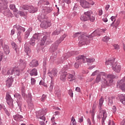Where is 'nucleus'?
I'll return each instance as SVG.
<instances>
[{
  "instance_id": "nucleus-28",
  "label": "nucleus",
  "mask_w": 125,
  "mask_h": 125,
  "mask_svg": "<svg viewBox=\"0 0 125 125\" xmlns=\"http://www.w3.org/2000/svg\"><path fill=\"white\" fill-rule=\"evenodd\" d=\"M13 79L12 78H8L6 80V85L8 87H10L12 84Z\"/></svg>"
},
{
  "instance_id": "nucleus-27",
  "label": "nucleus",
  "mask_w": 125,
  "mask_h": 125,
  "mask_svg": "<svg viewBox=\"0 0 125 125\" xmlns=\"http://www.w3.org/2000/svg\"><path fill=\"white\" fill-rule=\"evenodd\" d=\"M30 66L32 67H37L39 65L38 61L33 60L29 64Z\"/></svg>"
},
{
  "instance_id": "nucleus-31",
  "label": "nucleus",
  "mask_w": 125,
  "mask_h": 125,
  "mask_svg": "<svg viewBox=\"0 0 125 125\" xmlns=\"http://www.w3.org/2000/svg\"><path fill=\"white\" fill-rule=\"evenodd\" d=\"M93 12L92 11H88L84 13V15H85L89 20L90 16L93 15Z\"/></svg>"
},
{
  "instance_id": "nucleus-52",
  "label": "nucleus",
  "mask_w": 125,
  "mask_h": 125,
  "mask_svg": "<svg viewBox=\"0 0 125 125\" xmlns=\"http://www.w3.org/2000/svg\"><path fill=\"white\" fill-rule=\"evenodd\" d=\"M31 84L32 85H34V84H36V80H35L34 78H31Z\"/></svg>"
},
{
  "instance_id": "nucleus-62",
  "label": "nucleus",
  "mask_w": 125,
  "mask_h": 125,
  "mask_svg": "<svg viewBox=\"0 0 125 125\" xmlns=\"http://www.w3.org/2000/svg\"><path fill=\"white\" fill-rule=\"evenodd\" d=\"M38 4H45L44 0H40V1L38 2Z\"/></svg>"
},
{
  "instance_id": "nucleus-43",
  "label": "nucleus",
  "mask_w": 125,
  "mask_h": 125,
  "mask_svg": "<svg viewBox=\"0 0 125 125\" xmlns=\"http://www.w3.org/2000/svg\"><path fill=\"white\" fill-rule=\"evenodd\" d=\"M25 99L28 101H31L32 99V94L31 93H28L27 95V98H25Z\"/></svg>"
},
{
  "instance_id": "nucleus-24",
  "label": "nucleus",
  "mask_w": 125,
  "mask_h": 125,
  "mask_svg": "<svg viewBox=\"0 0 125 125\" xmlns=\"http://www.w3.org/2000/svg\"><path fill=\"white\" fill-rule=\"evenodd\" d=\"M61 73L62 75L60 76V79L62 81H65L66 80V78L67 76V73L66 72L62 71Z\"/></svg>"
},
{
  "instance_id": "nucleus-1",
  "label": "nucleus",
  "mask_w": 125,
  "mask_h": 125,
  "mask_svg": "<svg viewBox=\"0 0 125 125\" xmlns=\"http://www.w3.org/2000/svg\"><path fill=\"white\" fill-rule=\"evenodd\" d=\"M104 98L103 97L99 100V112L98 115V117L99 119H102V125H104L105 120L107 118V112H106V110H102V106L103 105L104 103Z\"/></svg>"
},
{
  "instance_id": "nucleus-16",
  "label": "nucleus",
  "mask_w": 125,
  "mask_h": 125,
  "mask_svg": "<svg viewBox=\"0 0 125 125\" xmlns=\"http://www.w3.org/2000/svg\"><path fill=\"white\" fill-rule=\"evenodd\" d=\"M96 105H97V103H96V102H94V103L93 104L92 110L91 111L92 122L94 125H95V124L94 116H95V108H96Z\"/></svg>"
},
{
  "instance_id": "nucleus-54",
  "label": "nucleus",
  "mask_w": 125,
  "mask_h": 125,
  "mask_svg": "<svg viewBox=\"0 0 125 125\" xmlns=\"http://www.w3.org/2000/svg\"><path fill=\"white\" fill-rule=\"evenodd\" d=\"M55 118L54 116H53L51 118V121H52V123H53V125H56V123H55Z\"/></svg>"
},
{
  "instance_id": "nucleus-37",
  "label": "nucleus",
  "mask_w": 125,
  "mask_h": 125,
  "mask_svg": "<svg viewBox=\"0 0 125 125\" xmlns=\"http://www.w3.org/2000/svg\"><path fill=\"white\" fill-rule=\"evenodd\" d=\"M10 9L13 10L14 12H18V10L16 8V5L15 4H10L9 5Z\"/></svg>"
},
{
  "instance_id": "nucleus-59",
  "label": "nucleus",
  "mask_w": 125,
  "mask_h": 125,
  "mask_svg": "<svg viewBox=\"0 0 125 125\" xmlns=\"http://www.w3.org/2000/svg\"><path fill=\"white\" fill-rule=\"evenodd\" d=\"M108 125H115L114 122H113V121L109 120L108 122Z\"/></svg>"
},
{
  "instance_id": "nucleus-45",
  "label": "nucleus",
  "mask_w": 125,
  "mask_h": 125,
  "mask_svg": "<svg viewBox=\"0 0 125 125\" xmlns=\"http://www.w3.org/2000/svg\"><path fill=\"white\" fill-rule=\"evenodd\" d=\"M120 102L125 105V96H123L120 99Z\"/></svg>"
},
{
  "instance_id": "nucleus-20",
  "label": "nucleus",
  "mask_w": 125,
  "mask_h": 125,
  "mask_svg": "<svg viewBox=\"0 0 125 125\" xmlns=\"http://www.w3.org/2000/svg\"><path fill=\"white\" fill-rule=\"evenodd\" d=\"M52 11V8L51 7H44L43 8L42 12L41 14H42V15H45L47 14V13H49L50 12H51Z\"/></svg>"
},
{
  "instance_id": "nucleus-34",
  "label": "nucleus",
  "mask_w": 125,
  "mask_h": 125,
  "mask_svg": "<svg viewBox=\"0 0 125 125\" xmlns=\"http://www.w3.org/2000/svg\"><path fill=\"white\" fill-rule=\"evenodd\" d=\"M24 51L26 53L27 55H29L31 53V49H30L29 47H27V46H24Z\"/></svg>"
},
{
  "instance_id": "nucleus-35",
  "label": "nucleus",
  "mask_w": 125,
  "mask_h": 125,
  "mask_svg": "<svg viewBox=\"0 0 125 125\" xmlns=\"http://www.w3.org/2000/svg\"><path fill=\"white\" fill-rule=\"evenodd\" d=\"M21 90V95H22V98L26 99V98H27V96L25 93V88L24 87H22Z\"/></svg>"
},
{
  "instance_id": "nucleus-55",
  "label": "nucleus",
  "mask_w": 125,
  "mask_h": 125,
  "mask_svg": "<svg viewBox=\"0 0 125 125\" xmlns=\"http://www.w3.org/2000/svg\"><path fill=\"white\" fill-rule=\"evenodd\" d=\"M72 55L70 54V53H68L67 55H66L63 57V59L64 60H66L67 58H68L69 57H71Z\"/></svg>"
},
{
  "instance_id": "nucleus-57",
  "label": "nucleus",
  "mask_w": 125,
  "mask_h": 125,
  "mask_svg": "<svg viewBox=\"0 0 125 125\" xmlns=\"http://www.w3.org/2000/svg\"><path fill=\"white\" fill-rule=\"evenodd\" d=\"M113 47H114V49L116 50H118L119 49V46L117 44H114Z\"/></svg>"
},
{
  "instance_id": "nucleus-33",
  "label": "nucleus",
  "mask_w": 125,
  "mask_h": 125,
  "mask_svg": "<svg viewBox=\"0 0 125 125\" xmlns=\"http://www.w3.org/2000/svg\"><path fill=\"white\" fill-rule=\"evenodd\" d=\"M30 75L31 76L38 75V70H37V69L34 68V69H32L30 72Z\"/></svg>"
},
{
  "instance_id": "nucleus-61",
  "label": "nucleus",
  "mask_w": 125,
  "mask_h": 125,
  "mask_svg": "<svg viewBox=\"0 0 125 125\" xmlns=\"http://www.w3.org/2000/svg\"><path fill=\"white\" fill-rule=\"evenodd\" d=\"M110 19H111V21H113V22H115L116 20L115 16H112L111 17Z\"/></svg>"
},
{
  "instance_id": "nucleus-3",
  "label": "nucleus",
  "mask_w": 125,
  "mask_h": 125,
  "mask_svg": "<svg viewBox=\"0 0 125 125\" xmlns=\"http://www.w3.org/2000/svg\"><path fill=\"white\" fill-rule=\"evenodd\" d=\"M8 3L6 0H0V12L4 15L11 14L9 10L7 9Z\"/></svg>"
},
{
  "instance_id": "nucleus-44",
  "label": "nucleus",
  "mask_w": 125,
  "mask_h": 125,
  "mask_svg": "<svg viewBox=\"0 0 125 125\" xmlns=\"http://www.w3.org/2000/svg\"><path fill=\"white\" fill-rule=\"evenodd\" d=\"M89 20L91 22H94L95 21V15H93V14H92V15H91L89 18Z\"/></svg>"
},
{
  "instance_id": "nucleus-64",
  "label": "nucleus",
  "mask_w": 125,
  "mask_h": 125,
  "mask_svg": "<svg viewBox=\"0 0 125 125\" xmlns=\"http://www.w3.org/2000/svg\"><path fill=\"white\" fill-rule=\"evenodd\" d=\"M121 124L122 125H125V119H124V120H123V121H122Z\"/></svg>"
},
{
  "instance_id": "nucleus-58",
  "label": "nucleus",
  "mask_w": 125,
  "mask_h": 125,
  "mask_svg": "<svg viewBox=\"0 0 125 125\" xmlns=\"http://www.w3.org/2000/svg\"><path fill=\"white\" fill-rule=\"evenodd\" d=\"M81 34L79 33V32H77V33H74V34H73V38H76L77 37H78L79 36V35H80Z\"/></svg>"
},
{
  "instance_id": "nucleus-4",
  "label": "nucleus",
  "mask_w": 125,
  "mask_h": 125,
  "mask_svg": "<svg viewBox=\"0 0 125 125\" xmlns=\"http://www.w3.org/2000/svg\"><path fill=\"white\" fill-rule=\"evenodd\" d=\"M104 77H107V79H108L109 78H114V76L112 75H107L104 72H101L97 75L95 83H99L100 82H101L102 79L103 80Z\"/></svg>"
},
{
  "instance_id": "nucleus-12",
  "label": "nucleus",
  "mask_w": 125,
  "mask_h": 125,
  "mask_svg": "<svg viewBox=\"0 0 125 125\" xmlns=\"http://www.w3.org/2000/svg\"><path fill=\"white\" fill-rule=\"evenodd\" d=\"M57 73L58 71L56 69L54 68L53 69H52L51 68H49L48 74L51 79L53 78L54 77H57Z\"/></svg>"
},
{
  "instance_id": "nucleus-5",
  "label": "nucleus",
  "mask_w": 125,
  "mask_h": 125,
  "mask_svg": "<svg viewBox=\"0 0 125 125\" xmlns=\"http://www.w3.org/2000/svg\"><path fill=\"white\" fill-rule=\"evenodd\" d=\"M89 38V36L88 37L85 34H82L81 35L79 38V40H80L79 42V45L80 46H82L85 44H88L89 41H88V40Z\"/></svg>"
},
{
  "instance_id": "nucleus-23",
  "label": "nucleus",
  "mask_w": 125,
  "mask_h": 125,
  "mask_svg": "<svg viewBox=\"0 0 125 125\" xmlns=\"http://www.w3.org/2000/svg\"><path fill=\"white\" fill-rule=\"evenodd\" d=\"M2 48L4 52L6 55H8L10 53V48L8 45L4 44L2 46Z\"/></svg>"
},
{
  "instance_id": "nucleus-29",
  "label": "nucleus",
  "mask_w": 125,
  "mask_h": 125,
  "mask_svg": "<svg viewBox=\"0 0 125 125\" xmlns=\"http://www.w3.org/2000/svg\"><path fill=\"white\" fill-rule=\"evenodd\" d=\"M120 21L119 20H116L115 21L112 22L110 26L116 28L120 24Z\"/></svg>"
},
{
  "instance_id": "nucleus-7",
  "label": "nucleus",
  "mask_w": 125,
  "mask_h": 125,
  "mask_svg": "<svg viewBox=\"0 0 125 125\" xmlns=\"http://www.w3.org/2000/svg\"><path fill=\"white\" fill-rule=\"evenodd\" d=\"M114 78H109L108 79L106 78H104L103 80V81L102 82V87L105 88L109 85H111L113 81L112 79Z\"/></svg>"
},
{
  "instance_id": "nucleus-50",
  "label": "nucleus",
  "mask_w": 125,
  "mask_h": 125,
  "mask_svg": "<svg viewBox=\"0 0 125 125\" xmlns=\"http://www.w3.org/2000/svg\"><path fill=\"white\" fill-rule=\"evenodd\" d=\"M14 97L18 99H21V96L20 94H16L14 95Z\"/></svg>"
},
{
  "instance_id": "nucleus-51",
  "label": "nucleus",
  "mask_w": 125,
  "mask_h": 125,
  "mask_svg": "<svg viewBox=\"0 0 125 125\" xmlns=\"http://www.w3.org/2000/svg\"><path fill=\"white\" fill-rule=\"evenodd\" d=\"M68 94H69L71 98L73 97V93L72 90H69V91H68Z\"/></svg>"
},
{
  "instance_id": "nucleus-21",
  "label": "nucleus",
  "mask_w": 125,
  "mask_h": 125,
  "mask_svg": "<svg viewBox=\"0 0 125 125\" xmlns=\"http://www.w3.org/2000/svg\"><path fill=\"white\" fill-rule=\"evenodd\" d=\"M61 42V40H59L56 41L53 44H52L51 49L53 51H55L58 49V45Z\"/></svg>"
},
{
  "instance_id": "nucleus-22",
  "label": "nucleus",
  "mask_w": 125,
  "mask_h": 125,
  "mask_svg": "<svg viewBox=\"0 0 125 125\" xmlns=\"http://www.w3.org/2000/svg\"><path fill=\"white\" fill-rule=\"evenodd\" d=\"M115 59L114 58H110L106 60L105 61V65H111L112 67H113V64L114 62Z\"/></svg>"
},
{
  "instance_id": "nucleus-25",
  "label": "nucleus",
  "mask_w": 125,
  "mask_h": 125,
  "mask_svg": "<svg viewBox=\"0 0 125 125\" xmlns=\"http://www.w3.org/2000/svg\"><path fill=\"white\" fill-rule=\"evenodd\" d=\"M14 119L16 121H23V116L20 114H16L13 116Z\"/></svg>"
},
{
  "instance_id": "nucleus-46",
  "label": "nucleus",
  "mask_w": 125,
  "mask_h": 125,
  "mask_svg": "<svg viewBox=\"0 0 125 125\" xmlns=\"http://www.w3.org/2000/svg\"><path fill=\"white\" fill-rule=\"evenodd\" d=\"M71 123H72V125H77L76 120L73 116H72V117H71Z\"/></svg>"
},
{
  "instance_id": "nucleus-36",
  "label": "nucleus",
  "mask_w": 125,
  "mask_h": 125,
  "mask_svg": "<svg viewBox=\"0 0 125 125\" xmlns=\"http://www.w3.org/2000/svg\"><path fill=\"white\" fill-rule=\"evenodd\" d=\"M56 95L58 97H60L61 94V91L59 89V87H56L55 88V92Z\"/></svg>"
},
{
  "instance_id": "nucleus-19",
  "label": "nucleus",
  "mask_w": 125,
  "mask_h": 125,
  "mask_svg": "<svg viewBox=\"0 0 125 125\" xmlns=\"http://www.w3.org/2000/svg\"><path fill=\"white\" fill-rule=\"evenodd\" d=\"M80 3L81 6L84 8H89L90 7L89 2L85 0H80Z\"/></svg>"
},
{
  "instance_id": "nucleus-2",
  "label": "nucleus",
  "mask_w": 125,
  "mask_h": 125,
  "mask_svg": "<svg viewBox=\"0 0 125 125\" xmlns=\"http://www.w3.org/2000/svg\"><path fill=\"white\" fill-rule=\"evenodd\" d=\"M38 19L40 21L42 22L41 24V27L46 29L51 26V22L47 20V18L45 15L41 14L39 16Z\"/></svg>"
},
{
  "instance_id": "nucleus-63",
  "label": "nucleus",
  "mask_w": 125,
  "mask_h": 125,
  "mask_svg": "<svg viewBox=\"0 0 125 125\" xmlns=\"http://www.w3.org/2000/svg\"><path fill=\"white\" fill-rule=\"evenodd\" d=\"M112 109H113V113H115V112L116 111V107L115 105L113 106Z\"/></svg>"
},
{
  "instance_id": "nucleus-10",
  "label": "nucleus",
  "mask_w": 125,
  "mask_h": 125,
  "mask_svg": "<svg viewBox=\"0 0 125 125\" xmlns=\"http://www.w3.org/2000/svg\"><path fill=\"white\" fill-rule=\"evenodd\" d=\"M6 103L8 104V105L11 108H12L13 107L14 100L12 98L11 95L8 93H6Z\"/></svg>"
},
{
  "instance_id": "nucleus-39",
  "label": "nucleus",
  "mask_w": 125,
  "mask_h": 125,
  "mask_svg": "<svg viewBox=\"0 0 125 125\" xmlns=\"http://www.w3.org/2000/svg\"><path fill=\"white\" fill-rule=\"evenodd\" d=\"M85 60H86L87 62H89V63H92V62H94L95 61V59L94 58H87V59H86V58H85L84 61Z\"/></svg>"
},
{
  "instance_id": "nucleus-15",
  "label": "nucleus",
  "mask_w": 125,
  "mask_h": 125,
  "mask_svg": "<svg viewBox=\"0 0 125 125\" xmlns=\"http://www.w3.org/2000/svg\"><path fill=\"white\" fill-rule=\"evenodd\" d=\"M25 6L27 12H30V13H35V12L38 11V8L33 6L25 5Z\"/></svg>"
},
{
  "instance_id": "nucleus-47",
  "label": "nucleus",
  "mask_w": 125,
  "mask_h": 125,
  "mask_svg": "<svg viewBox=\"0 0 125 125\" xmlns=\"http://www.w3.org/2000/svg\"><path fill=\"white\" fill-rule=\"evenodd\" d=\"M110 40V38L108 36H105L104 37L103 41L105 42H108V41Z\"/></svg>"
},
{
  "instance_id": "nucleus-26",
  "label": "nucleus",
  "mask_w": 125,
  "mask_h": 125,
  "mask_svg": "<svg viewBox=\"0 0 125 125\" xmlns=\"http://www.w3.org/2000/svg\"><path fill=\"white\" fill-rule=\"evenodd\" d=\"M16 29H18V30L19 31V32L18 34V36L21 35V32H20V31H21L24 32L26 30V29L24 27H23L19 25L16 26Z\"/></svg>"
},
{
  "instance_id": "nucleus-11",
  "label": "nucleus",
  "mask_w": 125,
  "mask_h": 125,
  "mask_svg": "<svg viewBox=\"0 0 125 125\" xmlns=\"http://www.w3.org/2000/svg\"><path fill=\"white\" fill-rule=\"evenodd\" d=\"M106 29H98L95 30L89 36V38L94 37L95 36H100V34L101 32H105L106 31Z\"/></svg>"
},
{
  "instance_id": "nucleus-32",
  "label": "nucleus",
  "mask_w": 125,
  "mask_h": 125,
  "mask_svg": "<svg viewBox=\"0 0 125 125\" xmlns=\"http://www.w3.org/2000/svg\"><path fill=\"white\" fill-rule=\"evenodd\" d=\"M67 80L70 82L74 80L75 79V77L73 75L67 73Z\"/></svg>"
},
{
  "instance_id": "nucleus-14",
  "label": "nucleus",
  "mask_w": 125,
  "mask_h": 125,
  "mask_svg": "<svg viewBox=\"0 0 125 125\" xmlns=\"http://www.w3.org/2000/svg\"><path fill=\"white\" fill-rule=\"evenodd\" d=\"M45 42H46V44H49V43L50 42H51L50 38L49 37H47L46 36H44L40 42L41 45L42 46L44 45Z\"/></svg>"
},
{
  "instance_id": "nucleus-38",
  "label": "nucleus",
  "mask_w": 125,
  "mask_h": 125,
  "mask_svg": "<svg viewBox=\"0 0 125 125\" xmlns=\"http://www.w3.org/2000/svg\"><path fill=\"white\" fill-rule=\"evenodd\" d=\"M82 21H86L89 20V18H87L86 15H82L80 18Z\"/></svg>"
},
{
  "instance_id": "nucleus-9",
  "label": "nucleus",
  "mask_w": 125,
  "mask_h": 125,
  "mask_svg": "<svg viewBox=\"0 0 125 125\" xmlns=\"http://www.w3.org/2000/svg\"><path fill=\"white\" fill-rule=\"evenodd\" d=\"M85 57L83 56H80L78 58H76V60L78 61L77 63H75L74 67L76 68H78L79 67V63H82L85 62Z\"/></svg>"
},
{
  "instance_id": "nucleus-6",
  "label": "nucleus",
  "mask_w": 125,
  "mask_h": 125,
  "mask_svg": "<svg viewBox=\"0 0 125 125\" xmlns=\"http://www.w3.org/2000/svg\"><path fill=\"white\" fill-rule=\"evenodd\" d=\"M27 64V62L25 61H23L21 63V66H22L21 69L19 68H14L13 71H14V74L15 76H20L21 74V71H22L25 67Z\"/></svg>"
},
{
  "instance_id": "nucleus-13",
  "label": "nucleus",
  "mask_w": 125,
  "mask_h": 125,
  "mask_svg": "<svg viewBox=\"0 0 125 125\" xmlns=\"http://www.w3.org/2000/svg\"><path fill=\"white\" fill-rule=\"evenodd\" d=\"M112 68L116 73H119L122 69L121 66L119 64H118L117 62H115Z\"/></svg>"
},
{
  "instance_id": "nucleus-56",
  "label": "nucleus",
  "mask_w": 125,
  "mask_h": 125,
  "mask_svg": "<svg viewBox=\"0 0 125 125\" xmlns=\"http://www.w3.org/2000/svg\"><path fill=\"white\" fill-rule=\"evenodd\" d=\"M3 43H4V40L2 39H0V48L3 46Z\"/></svg>"
},
{
  "instance_id": "nucleus-30",
  "label": "nucleus",
  "mask_w": 125,
  "mask_h": 125,
  "mask_svg": "<svg viewBox=\"0 0 125 125\" xmlns=\"http://www.w3.org/2000/svg\"><path fill=\"white\" fill-rule=\"evenodd\" d=\"M32 28H29L26 32L24 35V39L26 40L28 39V37L30 35V33L32 32Z\"/></svg>"
},
{
  "instance_id": "nucleus-40",
  "label": "nucleus",
  "mask_w": 125,
  "mask_h": 125,
  "mask_svg": "<svg viewBox=\"0 0 125 125\" xmlns=\"http://www.w3.org/2000/svg\"><path fill=\"white\" fill-rule=\"evenodd\" d=\"M47 112V110L45 109V110H41L39 111V115L41 116L42 115H45L46 113Z\"/></svg>"
},
{
  "instance_id": "nucleus-48",
  "label": "nucleus",
  "mask_w": 125,
  "mask_h": 125,
  "mask_svg": "<svg viewBox=\"0 0 125 125\" xmlns=\"http://www.w3.org/2000/svg\"><path fill=\"white\" fill-rule=\"evenodd\" d=\"M7 74L8 75H12L14 74V68L9 69L8 71Z\"/></svg>"
},
{
  "instance_id": "nucleus-42",
  "label": "nucleus",
  "mask_w": 125,
  "mask_h": 125,
  "mask_svg": "<svg viewBox=\"0 0 125 125\" xmlns=\"http://www.w3.org/2000/svg\"><path fill=\"white\" fill-rule=\"evenodd\" d=\"M115 98L113 97H111L108 98L109 104L112 105L113 102L114 101Z\"/></svg>"
},
{
  "instance_id": "nucleus-53",
  "label": "nucleus",
  "mask_w": 125,
  "mask_h": 125,
  "mask_svg": "<svg viewBox=\"0 0 125 125\" xmlns=\"http://www.w3.org/2000/svg\"><path fill=\"white\" fill-rule=\"evenodd\" d=\"M46 96L45 95H43L41 98V101L42 102H44V101L46 100Z\"/></svg>"
},
{
  "instance_id": "nucleus-60",
  "label": "nucleus",
  "mask_w": 125,
  "mask_h": 125,
  "mask_svg": "<svg viewBox=\"0 0 125 125\" xmlns=\"http://www.w3.org/2000/svg\"><path fill=\"white\" fill-rule=\"evenodd\" d=\"M39 84H40V85H43V86H46L45 83L42 81H40Z\"/></svg>"
},
{
  "instance_id": "nucleus-49",
  "label": "nucleus",
  "mask_w": 125,
  "mask_h": 125,
  "mask_svg": "<svg viewBox=\"0 0 125 125\" xmlns=\"http://www.w3.org/2000/svg\"><path fill=\"white\" fill-rule=\"evenodd\" d=\"M99 73V71L98 70H96L95 71H94L93 73H92V74L91 75V76H95L96 75H98Z\"/></svg>"
},
{
  "instance_id": "nucleus-8",
  "label": "nucleus",
  "mask_w": 125,
  "mask_h": 125,
  "mask_svg": "<svg viewBox=\"0 0 125 125\" xmlns=\"http://www.w3.org/2000/svg\"><path fill=\"white\" fill-rule=\"evenodd\" d=\"M42 33L34 34L30 41V44L32 45H35V42H36V41H39L42 39Z\"/></svg>"
},
{
  "instance_id": "nucleus-18",
  "label": "nucleus",
  "mask_w": 125,
  "mask_h": 125,
  "mask_svg": "<svg viewBox=\"0 0 125 125\" xmlns=\"http://www.w3.org/2000/svg\"><path fill=\"white\" fill-rule=\"evenodd\" d=\"M118 85L123 92H125V77L118 83Z\"/></svg>"
},
{
  "instance_id": "nucleus-41",
  "label": "nucleus",
  "mask_w": 125,
  "mask_h": 125,
  "mask_svg": "<svg viewBox=\"0 0 125 125\" xmlns=\"http://www.w3.org/2000/svg\"><path fill=\"white\" fill-rule=\"evenodd\" d=\"M61 32L60 29H57L56 30L54 31L53 33H52V35L56 36L58 35Z\"/></svg>"
},
{
  "instance_id": "nucleus-17",
  "label": "nucleus",
  "mask_w": 125,
  "mask_h": 125,
  "mask_svg": "<svg viewBox=\"0 0 125 125\" xmlns=\"http://www.w3.org/2000/svg\"><path fill=\"white\" fill-rule=\"evenodd\" d=\"M28 13V11L26 8L25 6H23L22 7L20 8V11H19V14L21 16H26Z\"/></svg>"
}]
</instances>
